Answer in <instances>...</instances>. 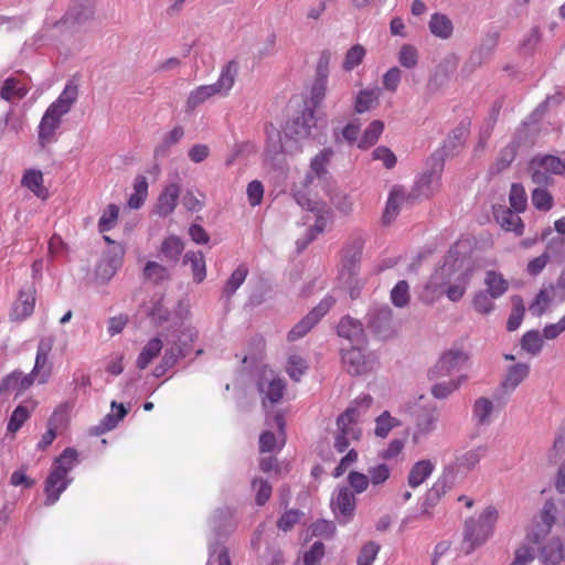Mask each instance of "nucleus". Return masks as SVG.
Here are the masks:
<instances>
[{
	"label": "nucleus",
	"instance_id": "50",
	"mask_svg": "<svg viewBox=\"0 0 565 565\" xmlns=\"http://www.w3.org/2000/svg\"><path fill=\"white\" fill-rule=\"evenodd\" d=\"M143 276L146 279L159 284L169 279L170 274L167 267L150 260L145 265Z\"/></svg>",
	"mask_w": 565,
	"mask_h": 565
},
{
	"label": "nucleus",
	"instance_id": "42",
	"mask_svg": "<svg viewBox=\"0 0 565 565\" xmlns=\"http://www.w3.org/2000/svg\"><path fill=\"white\" fill-rule=\"evenodd\" d=\"M552 527L547 524H544L542 521L537 520L536 518H533L532 524L529 527L525 540L529 543L541 545L547 536L551 534Z\"/></svg>",
	"mask_w": 565,
	"mask_h": 565
},
{
	"label": "nucleus",
	"instance_id": "40",
	"mask_svg": "<svg viewBox=\"0 0 565 565\" xmlns=\"http://www.w3.org/2000/svg\"><path fill=\"white\" fill-rule=\"evenodd\" d=\"M266 136L265 156L269 159H274L284 150L281 134L273 124H268L266 125Z\"/></svg>",
	"mask_w": 565,
	"mask_h": 565
},
{
	"label": "nucleus",
	"instance_id": "20",
	"mask_svg": "<svg viewBox=\"0 0 565 565\" xmlns=\"http://www.w3.org/2000/svg\"><path fill=\"white\" fill-rule=\"evenodd\" d=\"M539 559L543 565H559L565 562V544L562 539L552 537L546 543H542Z\"/></svg>",
	"mask_w": 565,
	"mask_h": 565
},
{
	"label": "nucleus",
	"instance_id": "11",
	"mask_svg": "<svg viewBox=\"0 0 565 565\" xmlns=\"http://www.w3.org/2000/svg\"><path fill=\"white\" fill-rule=\"evenodd\" d=\"M330 505L338 521L347 524L354 515L356 505L354 493L348 487H341L332 495Z\"/></svg>",
	"mask_w": 565,
	"mask_h": 565
},
{
	"label": "nucleus",
	"instance_id": "30",
	"mask_svg": "<svg viewBox=\"0 0 565 565\" xmlns=\"http://www.w3.org/2000/svg\"><path fill=\"white\" fill-rule=\"evenodd\" d=\"M363 245L361 241H354L352 245L344 249L342 268L350 278L354 277L359 271V263L362 256Z\"/></svg>",
	"mask_w": 565,
	"mask_h": 565
},
{
	"label": "nucleus",
	"instance_id": "46",
	"mask_svg": "<svg viewBox=\"0 0 565 565\" xmlns=\"http://www.w3.org/2000/svg\"><path fill=\"white\" fill-rule=\"evenodd\" d=\"M493 411V402L487 397L476 399L473 404V417L479 425L490 424V415Z\"/></svg>",
	"mask_w": 565,
	"mask_h": 565
},
{
	"label": "nucleus",
	"instance_id": "52",
	"mask_svg": "<svg viewBox=\"0 0 565 565\" xmlns=\"http://www.w3.org/2000/svg\"><path fill=\"white\" fill-rule=\"evenodd\" d=\"M184 129L181 126L174 127L170 132H168L162 142L156 147L154 154L156 156H166L168 149L174 145H177L183 137Z\"/></svg>",
	"mask_w": 565,
	"mask_h": 565
},
{
	"label": "nucleus",
	"instance_id": "28",
	"mask_svg": "<svg viewBox=\"0 0 565 565\" xmlns=\"http://www.w3.org/2000/svg\"><path fill=\"white\" fill-rule=\"evenodd\" d=\"M111 409H116V414H107L99 425L90 428V433L95 436L105 434L108 430L114 429L119 420H121L128 413V409L124 406V404H118L116 402L111 403Z\"/></svg>",
	"mask_w": 565,
	"mask_h": 565
},
{
	"label": "nucleus",
	"instance_id": "59",
	"mask_svg": "<svg viewBox=\"0 0 565 565\" xmlns=\"http://www.w3.org/2000/svg\"><path fill=\"white\" fill-rule=\"evenodd\" d=\"M308 369L307 362L299 355H290L287 362L286 371L291 380L300 381V377Z\"/></svg>",
	"mask_w": 565,
	"mask_h": 565
},
{
	"label": "nucleus",
	"instance_id": "10",
	"mask_svg": "<svg viewBox=\"0 0 565 565\" xmlns=\"http://www.w3.org/2000/svg\"><path fill=\"white\" fill-rule=\"evenodd\" d=\"M313 128H317L315 110L306 103L301 113L287 122L285 136L295 139H305L312 136Z\"/></svg>",
	"mask_w": 565,
	"mask_h": 565
},
{
	"label": "nucleus",
	"instance_id": "12",
	"mask_svg": "<svg viewBox=\"0 0 565 565\" xmlns=\"http://www.w3.org/2000/svg\"><path fill=\"white\" fill-rule=\"evenodd\" d=\"M455 482L456 473L454 472V467H445L443 475L425 494L423 512L428 513V510L437 504L447 490L452 488Z\"/></svg>",
	"mask_w": 565,
	"mask_h": 565
},
{
	"label": "nucleus",
	"instance_id": "23",
	"mask_svg": "<svg viewBox=\"0 0 565 565\" xmlns=\"http://www.w3.org/2000/svg\"><path fill=\"white\" fill-rule=\"evenodd\" d=\"M257 390L263 395V405L266 406L268 401L270 404H277L284 396L286 383L284 380L275 377L268 381L263 377L257 382Z\"/></svg>",
	"mask_w": 565,
	"mask_h": 565
},
{
	"label": "nucleus",
	"instance_id": "55",
	"mask_svg": "<svg viewBox=\"0 0 565 565\" xmlns=\"http://www.w3.org/2000/svg\"><path fill=\"white\" fill-rule=\"evenodd\" d=\"M333 156L331 148L321 150L310 162V168L317 177H322L327 173V166Z\"/></svg>",
	"mask_w": 565,
	"mask_h": 565
},
{
	"label": "nucleus",
	"instance_id": "60",
	"mask_svg": "<svg viewBox=\"0 0 565 565\" xmlns=\"http://www.w3.org/2000/svg\"><path fill=\"white\" fill-rule=\"evenodd\" d=\"M364 55H365V49L362 45H360V44L353 45L351 49H349V51L345 54V57H344V61L342 64L343 70L352 71L353 68L359 66L362 63Z\"/></svg>",
	"mask_w": 565,
	"mask_h": 565
},
{
	"label": "nucleus",
	"instance_id": "3",
	"mask_svg": "<svg viewBox=\"0 0 565 565\" xmlns=\"http://www.w3.org/2000/svg\"><path fill=\"white\" fill-rule=\"evenodd\" d=\"M238 65L235 61H230L221 71V75L216 83L211 85H202L192 90L186 100V108L189 110L195 109L199 105L204 103L207 98L216 94H227L233 87L237 76Z\"/></svg>",
	"mask_w": 565,
	"mask_h": 565
},
{
	"label": "nucleus",
	"instance_id": "43",
	"mask_svg": "<svg viewBox=\"0 0 565 565\" xmlns=\"http://www.w3.org/2000/svg\"><path fill=\"white\" fill-rule=\"evenodd\" d=\"M162 350V341L159 338L151 339L140 352L137 359V366L145 370Z\"/></svg>",
	"mask_w": 565,
	"mask_h": 565
},
{
	"label": "nucleus",
	"instance_id": "37",
	"mask_svg": "<svg viewBox=\"0 0 565 565\" xmlns=\"http://www.w3.org/2000/svg\"><path fill=\"white\" fill-rule=\"evenodd\" d=\"M484 284L487 286V292L494 299L503 296L509 289L508 280H505L500 273L494 270L487 273Z\"/></svg>",
	"mask_w": 565,
	"mask_h": 565
},
{
	"label": "nucleus",
	"instance_id": "63",
	"mask_svg": "<svg viewBox=\"0 0 565 565\" xmlns=\"http://www.w3.org/2000/svg\"><path fill=\"white\" fill-rule=\"evenodd\" d=\"M119 207L116 204H109L98 221V231L100 233L110 231L118 218Z\"/></svg>",
	"mask_w": 565,
	"mask_h": 565
},
{
	"label": "nucleus",
	"instance_id": "27",
	"mask_svg": "<svg viewBox=\"0 0 565 565\" xmlns=\"http://www.w3.org/2000/svg\"><path fill=\"white\" fill-rule=\"evenodd\" d=\"M414 201L412 194H406L404 190L395 189L391 192L383 213V222L390 224L398 214L399 207L404 204H412Z\"/></svg>",
	"mask_w": 565,
	"mask_h": 565
},
{
	"label": "nucleus",
	"instance_id": "54",
	"mask_svg": "<svg viewBox=\"0 0 565 565\" xmlns=\"http://www.w3.org/2000/svg\"><path fill=\"white\" fill-rule=\"evenodd\" d=\"M558 508L553 499H548L543 504L540 512L534 516L537 520L542 521L544 524H547L553 529V526L557 522Z\"/></svg>",
	"mask_w": 565,
	"mask_h": 565
},
{
	"label": "nucleus",
	"instance_id": "13",
	"mask_svg": "<svg viewBox=\"0 0 565 565\" xmlns=\"http://www.w3.org/2000/svg\"><path fill=\"white\" fill-rule=\"evenodd\" d=\"M467 361V355L459 350L445 352L438 362L428 372L430 380L449 375L452 371L460 370Z\"/></svg>",
	"mask_w": 565,
	"mask_h": 565
},
{
	"label": "nucleus",
	"instance_id": "21",
	"mask_svg": "<svg viewBox=\"0 0 565 565\" xmlns=\"http://www.w3.org/2000/svg\"><path fill=\"white\" fill-rule=\"evenodd\" d=\"M486 452L487 447L484 446H479L466 452H457L455 455V460L446 467H454V472L456 473L457 479L460 470L469 471L473 469L481 458L486 456Z\"/></svg>",
	"mask_w": 565,
	"mask_h": 565
},
{
	"label": "nucleus",
	"instance_id": "5",
	"mask_svg": "<svg viewBox=\"0 0 565 565\" xmlns=\"http://www.w3.org/2000/svg\"><path fill=\"white\" fill-rule=\"evenodd\" d=\"M445 166V153L443 150H435L427 160V170L416 181L415 188L409 193L413 201L423 196L429 198L438 191L440 178Z\"/></svg>",
	"mask_w": 565,
	"mask_h": 565
},
{
	"label": "nucleus",
	"instance_id": "6",
	"mask_svg": "<svg viewBox=\"0 0 565 565\" xmlns=\"http://www.w3.org/2000/svg\"><path fill=\"white\" fill-rule=\"evenodd\" d=\"M365 319L369 330L377 338L386 340L395 334L393 312L387 305L371 307Z\"/></svg>",
	"mask_w": 565,
	"mask_h": 565
},
{
	"label": "nucleus",
	"instance_id": "2",
	"mask_svg": "<svg viewBox=\"0 0 565 565\" xmlns=\"http://www.w3.org/2000/svg\"><path fill=\"white\" fill-rule=\"evenodd\" d=\"M77 451L74 448H66L55 460L53 470L45 481L44 492L46 494V504L55 503L61 493L67 487L66 476L76 460Z\"/></svg>",
	"mask_w": 565,
	"mask_h": 565
},
{
	"label": "nucleus",
	"instance_id": "32",
	"mask_svg": "<svg viewBox=\"0 0 565 565\" xmlns=\"http://www.w3.org/2000/svg\"><path fill=\"white\" fill-rule=\"evenodd\" d=\"M457 67V58L454 55L445 57L441 63L437 66L434 75L429 79L428 88L430 90L437 89L441 86L449 77V75Z\"/></svg>",
	"mask_w": 565,
	"mask_h": 565
},
{
	"label": "nucleus",
	"instance_id": "8",
	"mask_svg": "<svg viewBox=\"0 0 565 565\" xmlns=\"http://www.w3.org/2000/svg\"><path fill=\"white\" fill-rule=\"evenodd\" d=\"M362 347L353 345L349 350H342L343 367L352 376L366 374L375 366L374 358L370 354H364Z\"/></svg>",
	"mask_w": 565,
	"mask_h": 565
},
{
	"label": "nucleus",
	"instance_id": "38",
	"mask_svg": "<svg viewBox=\"0 0 565 565\" xmlns=\"http://www.w3.org/2000/svg\"><path fill=\"white\" fill-rule=\"evenodd\" d=\"M183 249V242L180 237L174 235L167 237L161 244L162 256L172 265L179 260Z\"/></svg>",
	"mask_w": 565,
	"mask_h": 565
},
{
	"label": "nucleus",
	"instance_id": "36",
	"mask_svg": "<svg viewBox=\"0 0 565 565\" xmlns=\"http://www.w3.org/2000/svg\"><path fill=\"white\" fill-rule=\"evenodd\" d=\"M531 167H541L545 169L550 174L565 173V161L552 154L535 156L531 160Z\"/></svg>",
	"mask_w": 565,
	"mask_h": 565
},
{
	"label": "nucleus",
	"instance_id": "58",
	"mask_svg": "<svg viewBox=\"0 0 565 565\" xmlns=\"http://www.w3.org/2000/svg\"><path fill=\"white\" fill-rule=\"evenodd\" d=\"M510 204L513 211L521 213L526 209V194L524 188L519 183H513L510 190Z\"/></svg>",
	"mask_w": 565,
	"mask_h": 565
},
{
	"label": "nucleus",
	"instance_id": "57",
	"mask_svg": "<svg viewBox=\"0 0 565 565\" xmlns=\"http://www.w3.org/2000/svg\"><path fill=\"white\" fill-rule=\"evenodd\" d=\"M34 480L29 475V467L25 465L15 469L10 477V484L15 488L29 489L33 486Z\"/></svg>",
	"mask_w": 565,
	"mask_h": 565
},
{
	"label": "nucleus",
	"instance_id": "62",
	"mask_svg": "<svg viewBox=\"0 0 565 565\" xmlns=\"http://www.w3.org/2000/svg\"><path fill=\"white\" fill-rule=\"evenodd\" d=\"M323 556L324 544L320 541H317L307 552H305L302 562L297 561L295 565H317Z\"/></svg>",
	"mask_w": 565,
	"mask_h": 565
},
{
	"label": "nucleus",
	"instance_id": "53",
	"mask_svg": "<svg viewBox=\"0 0 565 565\" xmlns=\"http://www.w3.org/2000/svg\"><path fill=\"white\" fill-rule=\"evenodd\" d=\"M399 420L391 416L390 412H383L376 418L375 435L381 438H385L388 433L396 426H399Z\"/></svg>",
	"mask_w": 565,
	"mask_h": 565
},
{
	"label": "nucleus",
	"instance_id": "22",
	"mask_svg": "<svg viewBox=\"0 0 565 565\" xmlns=\"http://www.w3.org/2000/svg\"><path fill=\"white\" fill-rule=\"evenodd\" d=\"M181 188L177 183H170L164 186L156 204V213L161 217H167L173 213L177 207Z\"/></svg>",
	"mask_w": 565,
	"mask_h": 565
},
{
	"label": "nucleus",
	"instance_id": "39",
	"mask_svg": "<svg viewBox=\"0 0 565 565\" xmlns=\"http://www.w3.org/2000/svg\"><path fill=\"white\" fill-rule=\"evenodd\" d=\"M183 264L190 265L193 273V279L196 282L203 281L206 276L204 256L201 252H188L183 256Z\"/></svg>",
	"mask_w": 565,
	"mask_h": 565
},
{
	"label": "nucleus",
	"instance_id": "16",
	"mask_svg": "<svg viewBox=\"0 0 565 565\" xmlns=\"http://www.w3.org/2000/svg\"><path fill=\"white\" fill-rule=\"evenodd\" d=\"M337 332L339 337L349 340L353 345H365L367 342L363 323L351 316L341 318Z\"/></svg>",
	"mask_w": 565,
	"mask_h": 565
},
{
	"label": "nucleus",
	"instance_id": "7",
	"mask_svg": "<svg viewBox=\"0 0 565 565\" xmlns=\"http://www.w3.org/2000/svg\"><path fill=\"white\" fill-rule=\"evenodd\" d=\"M335 303L332 296L324 297L306 317H303L289 332L288 341H297L305 337Z\"/></svg>",
	"mask_w": 565,
	"mask_h": 565
},
{
	"label": "nucleus",
	"instance_id": "18",
	"mask_svg": "<svg viewBox=\"0 0 565 565\" xmlns=\"http://www.w3.org/2000/svg\"><path fill=\"white\" fill-rule=\"evenodd\" d=\"M361 412L356 406L348 407L337 418L338 434L350 437L352 440H359L362 430L356 426Z\"/></svg>",
	"mask_w": 565,
	"mask_h": 565
},
{
	"label": "nucleus",
	"instance_id": "29",
	"mask_svg": "<svg viewBox=\"0 0 565 565\" xmlns=\"http://www.w3.org/2000/svg\"><path fill=\"white\" fill-rule=\"evenodd\" d=\"M438 420V411L435 406L423 407L417 415V430L414 433V440L418 441L420 435H427L435 429Z\"/></svg>",
	"mask_w": 565,
	"mask_h": 565
},
{
	"label": "nucleus",
	"instance_id": "45",
	"mask_svg": "<svg viewBox=\"0 0 565 565\" xmlns=\"http://www.w3.org/2000/svg\"><path fill=\"white\" fill-rule=\"evenodd\" d=\"M198 337V332L194 328L186 327L180 331L172 345L183 352L186 356L192 351V343Z\"/></svg>",
	"mask_w": 565,
	"mask_h": 565
},
{
	"label": "nucleus",
	"instance_id": "47",
	"mask_svg": "<svg viewBox=\"0 0 565 565\" xmlns=\"http://www.w3.org/2000/svg\"><path fill=\"white\" fill-rule=\"evenodd\" d=\"M247 274V266L244 264L239 265L227 279L223 291L224 295L228 298L233 296L239 286L245 281Z\"/></svg>",
	"mask_w": 565,
	"mask_h": 565
},
{
	"label": "nucleus",
	"instance_id": "4",
	"mask_svg": "<svg viewBox=\"0 0 565 565\" xmlns=\"http://www.w3.org/2000/svg\"><path fill=\"white\" fill-rule=\"evenodd\" d=\"M497 520L498 511L493 507L486 508L478 520H466L463 537L467 554L471 553L476 546L481 545L491 535Z\"/></svg>",
	"mask_w": 565,
	"mask_h": 565
},
{
	"label": "nucleus",
	"instance_id": "56",
	"mask_svg": "<svg viewBox=\"0 0 565 565\" xmlns=\"http://www.w3.org/2000/svg\"><path fill=\"white\" fill-rule=\"evenodd\" d=\"M391 300L394 306L403 308L409 302V286L406 280H399L391 291Z\"/></svg>",
	"mask_w": 565,
	"mask_h": 565
},
{
	"label": "nucleus",
	"instance_id": "35",
	"mask_svg": "<svg viewBox=\"0 0 565 565\" xmlns=\"http://www.w3.org/2000/svg\"><path fill=\"white\" fill-rule=\"evenodd\" d=\"M435 466L430 460L424 459L417 461L408 473V486L417 488L420 486L434 471Z\"/></svg>",
	"mask_w": 565,
	"mask_h": 565
},
{
	"label": "nucleus",
	"instance_id": "9",
	"mask_svg": "<svg viewBox=\"0 0 565 565\" xmlns=\"http://www.w3.org/2000/svg\"><path fill=\"white\" fill-rule=\"evenodd\" d=\"M530 366L526 363H518L508 369V373L501 386L493 393V401L497 406H504L509 395L529 375Z\"/></svg>",
	"mask_w": 565,
	"mask_h": 565
},
{
	"label": "nucleus",
	"instance_id": "41",
	"mask_svg": "<svg viewBox=\"0 0 565 565\" xmlns=\"http://www.w3.org/2000/svg\"><path fill=\"white\" fill-rule=\"evenodd\" d=\"M65 420L64 411H55L47 422V431L42 436L41 443L38 444L39 448H46L52 444L56 437V429L63 425Z\"/></svg>",
	"mask_w": 565,
	"mask_h": 565
},
{
	"label": "nucleus",
	"instance_id": "24",
	"mask_svg": "<svg viewBox=\"0 0 565 565\" xmlns=\"http://www.w3.org/2000/svg\"><path fill=\"white\" fill-rule=\"evenodd\" d=\"M29 85L22 75L8 77L0 89V97L13 103L21 99L28 92Z\"/></svg>",
	"mask_w": 565,
	"mask_h": 565
},
{
	"label": "nucleus",
	"instance_id": "61",
	"mask_svg": "<svg viewBox=\"0 0 565 565\" xmlns=\"http://www.w3.org/2000/svg\"><path fill=\"white\" fill-rule=\"evenodd\" d=\"M469 279H470V273L469 271L462 273L457 278V282L456 284L448 286V288L446 290L447 297L451 301L460 300L462 298L465 291H466V288H467V285L469 282Z\"/></svg>",
	"mask_w": 565,
	"mask_h": 565
},
{
	"label": "nucleus",
	"instance_id": "25",
	"mask_svg": "<svg viewBox=\"0 0 565 565\" xmlns=\"http://www.w3.org/2000/svg\"><path fill=\"white\" fill-rule=\"evenodd\" d=\"M493 214L503 230L514 232L516 235L523 234L524 224L515 211L507 206H499L494 209Z\"/></svg>",
	"mask_w": 565,
	"mask_h": 565
},
{
	"label": "nucleus",
	"instance_id": "48",
	"mask_svg": "<svg viewBox=\"0 0 565 565\" xmlns=\"http://www.w3.org/2000/svg\"><path fill=\"white\" fill-rule=\"evenodd\" d=\"M384 129V122L382 120H373L365 129L360 142L359 148L366 149L373 146Z\"/></svg>",
	"mask_w": 565,
	"mask_h": 565
},
{
	"label": "nucleus",
	"instance_id": "49",
	"mask_svg": "<svg viewBox=\"0 0 565 565\" xmlns=\"http://www.w3.org/2000/svg\"><path fill=\"white\" fill-rule=\"evenodd\" d=\"M524 312L525 308L522 298L520 296H513L512 312L510 313V317L507 322V329L509 331H514L521 326Z\"/></svg>",
	"mask_w": 565,
	"mask_h": 565
},
{
	"label": "nucleus",
	"instance_id": "17",
	"mask_svg": "<svg viewBox=\"0 0 565 565\" xmlns=\"http://www.w3.org/2000/svg\"><path fill=\"white\" fill-rule=\"evenodd\" d=\"M34 373L35 366L28 375L19 371L12 372L1 381L0 395L14 394V397H18L32 386Z\"/></svg>",
	"mask_w": 565,
	"mask_h": 565
},
{
	"label": "nucleus",
	"instance_id": "14",
	"mask_svg": "<svg viewBox=\"0 0 565 565\" xmlns=\"http://www.w3.org/2000/svg\"><path fill=\"white\" fill-rule=\"evenodd\" d=\"M124 249L116 246L107 252L95 268V277L100 282L109 281L122 265Z\"/></svg>",
	"mask_w": 565,
	"mask_h": 565
},
{
	"label": "nucleus",
	"instance_id": "34",
	"mask_svg": "<svg viewBox=\"0 0 565 565\" xmlns=\"http://www.w3.org/2000/svg\"><path fill=\"white\" fill-rule=\"evenodd\" d=\"M429 31L437 38L449 39L452 35L454 24L451 20L443 13H434L428 23Z\"/></svg>",
	"mask_w": 565,
	"mask_h": 565
},
{
	"label": "nucleus",
	"instance_id": "33",
	"mask_svg": "<svg viewBox=\"0 0 565 565\" xmlns=\"http://www.w3.org/2000/svg\"><path fill=\"white\" fill-rule=\"evenodd\" d=\"M380 89L366 88L358 93L354 103V111L364 114L379 105Z\"/></svg>",
	"mask_w": 565,
	"mask_h": 565
},
{
	"label": "nucleus",
	"instance_id": "19",
	"mask_svg": "<svg viewBox=\"0 0 565 565\" xmlns=\"http://www.w3.org/2000/svg\"><path fill=\"white\" fill-rule=\"evenodd\" d=\"M469 128L470 119L465 118L458 124V126L454 130H451L447 139L444 141L443 146L437 149L444 151L445 159L449 156L456 154L459 151V149L463 146L469 136Z\"/></svg>",
	"mask_w": 565,
	"mask_h": 565
},
{
	"label": "nucleus",
	"instance_id": "1",
	"mask_svg": "<svg viewBox=\"0 0 565 565\" xmlns=\"http://www.w3.org/2000/svg\"><path fill=\"white\" fill-rule=\"evenodd\" d=\"M95 13L96 0H71L66 12L53 23V28L61 36L74 35L95 19Z\"/></svg>",
	"mask_w": 565,
	"mask_h": 565
},
{
	"label": "nucleus",
	"instance_id": "15",
	"mask_svg": "<svg viewBox=\"0 0 565 565\" xmlns=\"http://www.w3.org/2000/svg\"><path fill=\"white\" fill-rule=\"evenodd\" d=\"M63 116L64 114H60L58 110L49 106L38 126V139L41 146L44 147L56 141V131L61 126Z\"/></svg>",
	"mask_w": 565,
	"mask_h": 565
},
{
	"label": "nucleus",
	"instance_id": "64",
	"mask_svg": "<svg viewBox=\"0 0 565 565\" xmlns=\"http://www.w3.org/2000/svg\"><path fill=\"white\" fill-rule=\"evenodd\" d=\"M499 42V33L498 32H491L486 35V38L482 40V43L476 53V55L479 57L478 64L482 63L483 58H488L493 53L494 49L497 47Z\"/></svg>",
	"mask_w": 565,
	"mask_h": 565
},
{
	"label": "nucleus",
	"instance_id": "51",
	"mask_svg": "<svg viewBox=\"0 0 565 565\" xmlns=\"http://www.w3.org/2000/svg\"><path fill=\"white\" fill-rule=\"evenodd\" d=\"M516 156V150L514 146L504 147L497 158L495 162L492 164L490 171L492 173H500L504 171L510 164L514 161Z\"/></svg>",
	"mask_w": 565,
	"mask_h": 565
},
{
	"label": "nucleus",
	"instance_id": "26",
	"mask_svg": "<svg viewBox=\"0 0 565 565\" xmlns=\"http://www.w3.org/2000/svg\"><path fill=\"white\" fill-rule=\"evenodd\" d=\"M35 294L32 290H22L18 300L14 302L10 318L13 321H22L31 316L34 309Z\"/></svg>",
	"mask_w": 565,
	"mask_h": 565
},
{
	"label": "nucleus",
	"instance_id": "44",
	"mask_svg": "<svg viewBox=\"0 0 565 565\" xmlns=\"http://www.w3.org/2000/svg\"><path fill=\"white\" fill-rule=\"evenodd\" d=\"M521 348L533 356H536L543 348V339L537 330L525 332L521 339Z\"/></svg>",
	"mask_w": 565,
	"mask_h": 565
},
{
	"label": "nucleus",
	"instance_id": "31",
	"mask_svg": "<svg viewBox=\"0 0 565 565\" xmlns=\"http://www.w3.org/2000/svg\"><path fill=\"white\" fill-rule=\"evenodd\" d=\"M78 97V86L74 81H70L57 99L50 106L58 110L60 114L66 115Z\"/></svg>",
	"mask_w": 565,
	"mask_h": 565
}]
</instances>
